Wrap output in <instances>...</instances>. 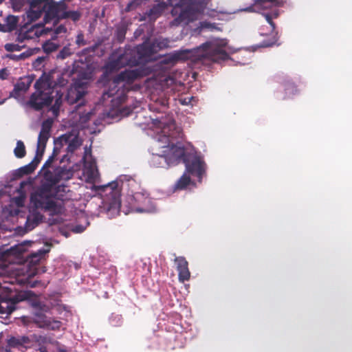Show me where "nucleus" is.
Instances as JSON below:
<instances>
[{
	"label": "nucleus",
	"mask_w": 352,
	"mask_h": 352,
	"mask_svg": "<svg viewBox=\"0 0 352 352\" xmlns=\"http://www.w3.org/2000/svg\"><path fill=\"white\" fill-rule=\"evenodd\" d=\"M169 124H170V127H173V128L175 127V122L173 120H170Z\"/></svg>",
	"instance_id": "603ef678"
},
{
	"label": "nucleus",
	"mask_w": 352,
	"mask_h": 352,
	"mask_svg": "<svg viewBox=\"0 0 352 352\" xmlns=\"http://www.w3.org/2000/svg\"><path fill=\"white\" fill-rule=\"evenodd\" d=\"M4 102V100H0V104H2Z\"/></svg>",
	"instance_id": "13d9d810"
},
{
	"label": "nucleus",
	"mask_w": 352,
	"mask_h": 352,
	"mask_svg": "<svg viewBox=\"0 0 352 352\" xmlns=\"http://www.w3.org/2000/svg\"><path fill=\"white\" fill-rule=\"evenodd\" d=\"M74 68H75V67H73V69H72V71L73 73H74V72H76V69H74Z\"/></svg>",
	"instance_id": "bf43d9fd"
},
{
	"label": "nucleus",
	"mask_w": 352,
	"mask_h": 352,
	"mask_svg": "<svg viewBox=\"0 0 352 352\" xmlns=\"http://www.w3.org/2000/svg\"><path fill=\"white\" fill-rule=\"evenodd\" d=\"M44 57H38L36 59V63L37 64H41L44 61Z\"/></svg>",
	"instance_id": "8fccbe9b"
},
{
	"label": "nucleus",
	"mask_w": 352,
	"mask_h": 352,
	"mask_svg": "<svg viewBox=\"0 0 352 352\" xmlns=\"http://www.w3.org/2000/svg\"><path fill=\"white\" fill-rule=\"evenodd\" d=\"M192 183V182L189 174L185 172L176 182L175 189L184 190Z\"/></svg>",
	"instance_id": "b1692460"
},
{
	"label": "nucleus",
	"mask_w": 352,
	"mask_h": 352,
	"mask_svg": "<svg viewBox=\"0 0 352 352\" xmlns=\"http://www.w3.org/2000/svg\"><path fill=\"white\" fill-rule=\"evenodd\" d=\"M153 67H136L135 69H126L115 76L110 82L107 90L103 92L104 99L113 98L112 102L122 104L126 99V94L131 89V85L136 80L148 75Z\"/></svg>",
	"instance_id": "f257e3e1"
},
{
	"label": "nucleus",
	"mask_w": 352,
	"mask_h": 352,
	"mask_svg": "<svg viewBox=\"0 0 352 352\" xmlns=\"http://www.w3.org/2000/svg\"><path fill=\"white\" fill-rule=\"evenodd\" d=\"M87 94V85L81 82H76L74 86L71 87L67 93L65 100L69 104H74L80 101L77 105L79 109L81 105L84 104L82 98Z\"/></svg>",
	"instance_id": "f8f14e48"
},
{
	"label": "nucleus",
	"mask_w": 352,
	"mask_h": 352,
	"mask_svg": "<svg viewBox=\"0 0 352 352\" xmlns=\"http://www.w3.org/2000/svg\"><path fill=\"white\" fill-rule=\"evenodd\" d=\"M52 120L51 119H47L42 122L41 131L45 134L50 135L51 129L52 126Z\"/></svg>",
	"instance_id": "c756f323"
},
{
	"label": "nucleus",
	"mask_w": 352,
	"mask_h": 352,
	"mask_svg": "<svg viewBox=\"0 0 352 352\" xmlns=\"http://www.w3.org/2000/svg\"><path fill=\"white\" fill-rule=\"evenodd\" d=\"M92 112L91 111L86 113H80L79 122L84 124H86L91 118Z\"/></svg>",
	"instance_id": "f704fd0d"
},
{
	"label": "nucleus",
	"mask_w": 352,
	"mask_h": 352,
	"mask_svg": "<svg viewBox=\"0 0 352 352\" xmlns=\"http://www.w3.org/2000/svg\"><path fill=\"white\" fill-rule=\"evenodd\" d=\"M43 49L47 52H51L56 50V46L54 43L47 42L44 44Z\"/></svg>",
	"instance_id": "4c0bfd02"
},
{
	"label": "nucleus",
	"mask_w": 352,
	"mask_h": 352,
	"mask_svg": "<svg viewBox=\"0 0 352 352\" xmlns=\"http://www.w3.org/2000/svg\"><path fill=\"white\" fill-rule=\"evenodd\" d=\"M60 104L61 101L59 99H56L55 103L52 107V111L55 116H57L59 112Z\"/></svg>",
	"instance_id": "58836bf2"
},
{
	"label": "nucleus",
	"mask_w": 352,
	"mask_h": 352,
	"mask_svg": "<svg viewBox=\"0 0 352 352\" xmlns=\"http://www.w3.org/2000/svg\"><path fill=\"white\" fill-rule=\"evenodd\" d=\"M297 92V89L295 86L289 85L287 88H285L286 94H295Z\"/></svg>",
	"instance_id": "a19ab883"
},
{
	"label": "nucleus",
	"mask_w": 352,
	"mask_h": 352,
	"mask_svg": "<svg viewBox=\"0 0 352 352\" xmlns=\"http://www.w3.org/2000/svg\"><path fill=\"white\" fill-rule=\"evenodd\" d=\"M47 252L48 250H39L37 252L31 254V262L39 261Z\"/></svg>",
	"instance_id": "2f4dec72"
},
{
	"label": "nucleus",
	"mask_w": 352,
	"mask_h": 352,
	"mask_svg": "<svg viewBox=\"0 0 352 352\" xmlns=\"http://www.w3.org/2000/svg\"><path fill=\"white\" fill-rule=\"evenodd\" d=\"M32 344V340L28 336H22L17 337H11L8 340V344L13 348H28Z\"/></svg>",
	"instance_id": "6ab92c4d"
},
{
	"label": "nucleus",
	"mask_w": 352,
	"mask_h": 352,
	"mask_svg": "<svg viewBox=\"0 0 352 352\" xmlns=\"http://www.w3.org/2000/svg\"><path fill=\"white\" fill-rule=\"evenodd\" d=\"M160 126H163L164 128H165L166 123L165 122H162L161 121H160Z\"/></svg>",
	"instance_id": "4d7b16f0"
},
{
	"label": "nucleus",
	"mask_w": 352,
	"mask_h": 352,
	"mask_svg": "<svg viewBox=\"0 0 352 352\" xmlns=\"http://www.w3.org/2000/svg\"><path fill=\"white\" fill-rule=\"evenodd\" d=\"M272 0H258L255 3V10L259 11L263 9H267L272 5Z\"/></svg>",
	"instance_id": "c85d7f7f"
},
{
	"label": "nucleus",
	"mask_w": 352,
	"mask_h": 352,
	"mask_svg": "<svg viewBox=\"0 0 352 352\" xmlns=\"http://www.w3.org/2000/svg\"><path fill=\"white\" fill-rule=\"evenodd\" d=\"M266 20L269 22V23L272 25V29H274V23L272 21L271 16L269 14L265 15Z\"/></svg>",
	"instance_id": "de8ad7c7"
},
{
	"label": "nucleus",
	"mask_w": 352,
	"mask_h": 352,
	"mask_svg": "<svg viewBox=\"0 0 352 352\" xmlns=\"http://www.w3.org/2000/svg\"><path fill=\"white\" fill-rule=\"evenodd\" d=\"M66 28L63 25H60L58 26L55 30H54V33L55 34H61V33H65L66 32Z\"/></svg>",
	"instance_id": "c03bdc74"
},
{
	"label": "nucleus",
	"mask_w": 352,
	"mask_h": 352,
	"mask_svg": "<svg viewBox=\"0 0 352 352\" xmlns=\"http://www.w3.org/2000/svg\"><path fill=\"white\" fill-rule=\"evenodd\" d=\"M25 56V54L23 53V54H21L19 56H16V55H7V57L9 58H12V59H17V58H22Z\"/></svg>",
	"instance_id": "49530a36"
},
{
	"label": "nucleus",
	"mask_w": 352,
	"mask_h": 352,
	"mask_svg": "<svg viewBox=\"0 0 352 352\" xmlns=\"http://www.w3.org/2000/svg\"><path fill=\"white\" fill-rule=\"evenodd\" d=\"M56 193L51 187L43 186L36 192L30 197V201L36 208L44 209L53 214H60L64 211L62 201H55Z\"/></svg>",
	"instance_id": "20e7f679"
},
{
	"label": "nucleus",
	"mask_w": 352,
	"mask_h": 352,
	"mask_svg": "<svg viewBox=\"0 0 352 352\" xmlns=\"http://www.w3.org/2000/svg\"><path fill=\"white\" fill-rule=\"evenodd\" d=\"M193 99V97H186L184 98L179 99V102L183 105H188L190 104L191 100Z\"/></svg>",
	"instance_id": "79ce46f5"
},
{
	"label": "nucleus",
	"mask_w": 352,
	"mask_h": 352,
	"mask_svg": "<svg viewBox=\"0 0 352 352\" xmlns=\"http://www.w3.org/2000/svg\"><path fill=\"white\" fill-rule=\"evenodd\" d=\"M53 9L54 23H56L60 19H71L72 21H76L80 17V13L78 11H67L66 5L63 2L58 3L54 2Z\"/></svg>",
	"instance_id": "4468645a"
},
{
	"label": "nucleus",
	"mask_w": 352,
	"mask_h": 352,
	"mask_svg": "<svg viewBox=\"0 0 352 352\" xmlns=\"http://www.w3.org/2000/svg\"><path fill=\"white\" fill-rule=\"evenodd\" d=\"M8 76V72L6 67L0 69V79L4 80L6 79Z\"/></svg>",
	"instance_id": "37998d69"
},
{
	"label": "nucleus",
	"mask_w": 352,
	"mask_h": 352,
	"mask_svg": "<svg viewBox=\"0 0 352 352\" xmlns=\"http://www.w3.org/2000/svg\"><path fill=\"white\" fill-rule=\"evenodd\" d=\"M107 187L111 189L110 193L113 194V199L111 203H109V210H116L118 211L121 206V203L119 197L118 196V184L116 182H112L111 184H109V185Z\"/></svg>",
	"instance_id": "412c9836"
},
{
	"label": "nucleus",
	"mask_w": 352,
	"mask_h": 352,
	"mask_svg": "<svg viewBox=\"0 0 352 352\" xmlns=\"http://www.w3.org/2000/svg\"><path fill=\"white\" fill-rule=\"evenodd\" d=\"M49 31V28L45 29L41 24H37L26 30H21L18 39L21 41L35 39L44 34H47Z\"/></svg>",
	"instance_id": "2eb2a0df"
},
{
	"label": "nucleus",
	"mask_w": 352,
	"mask_h": 352,
	"mask_svg": "<svg viewBox=\"0 0 352 352\" xmlns=\"http://www.w3.org/2000/svg\"><path fill=\"white\" fill-rule=\"evenodd\" d=\"M28 298V295L25 292H20L11 297L0 296V314L10 315L16 309V304Z\"/></svg>",
	"instance_id": "9b49d317"
},
{
	"label": "nucleus",
	"mask_w": 352,
	"mask_h": 352,
	"mask_svg": "<svg viewBox=\"0 0 352 352\" xmlns=\"http://www.w3.org/2000/svg\"><path fill=\"white\" fill-rule=\"evenodd\" d=\"M184 78H182V73H178L177 71L172 72L171 74H162L157 78L159 85L163 89L171 88L175 90L177 86H183V80Z\"/></svg>",
	"instance_id": "ddd939ff"
},
{
	"label": "nucleus",
	"mask_w": 352,
	"mask_h": 352,
	"mask_svg": "<svg viewBox=\"0 0 352 352\" xmlns=\"http://www.w3.org/2000/svg\"><path fill=\"white\" fill-rule=\"evenodd\" d=\"M50 137V135L40 132L38 137L37 144L46 146Z\"/></svg>",
	"instance_id": "72a5a7b5"
},
{
	"label": "nucleus",
	"mask_w": 352,
	"mask_h": 352,
	"mask_svg": "<svg viewBox=\"0 0 352 352\" xmlns=\"http://www.w3.org/2000/svg\"><path fill=\"white\" fill-rule=\"evenodd\" d=\"M85 228L82 226L77 225L74 227L73 231L76 233H81L85 230Z\"/></svg>",
	"instance_id": "a18cd8bd"
},
{
	"label": "nucleus",
	"mask_w": 352,
	"mask_h": 352,
	"mask_svg": "<svg viewBox=\"0 0 352 352\" xmlns=\"http://www.w3.org/2000/svg\"><path fill=\"white\" fill-rule=\"evenodd\" d=\"M201 28H212V25L208 23L204 22V23H201Z\"/></svg>",
	"instance_id": "09e8293b"
},
{
	"label": "nucleus",
	"mask_w": 352,
	"mask_h": 352,
	"mask_svg": "<svg viewBox=\"0 0 352 352\" xmlns=\"http://www.w3.org/2000/svg\"><path fill=\"white\" fill-rule=\"evenodd\" d=\"M45 147L46 146L45 145H39V144H37V146H36V155L34 157V160H36V162L39 164L42 157H43V155L44 154V152H45Z\"/></svg>",
	"instance_id": "7c9ffc66"
},
{
	"label": "nucleus",
	"mask_w": 352,
	"mask_h": 352,
	"mask_svg": "<svg viewBox=\"0 0 352 352\" xmlns=\"http://www.w3.org/2000/svg\"><path fill=\"white\" fill-rule=\"evenodd\" d=\"M18 21L19 19L16 16H8L6 19L5 23H0V31L6 32L14 30L16 28Z\"/></svg>",
	"instance_id": "5701e85b"
},
{
	"label": "nucleus",
	"mask_w": 352,
	"mask_h": 352,
	"mask_svg": "<svg viewBox=\"0 0 352 352\" xmlns=\"http://www.w3.org/2000/svg\"><path fill=\"white\" fill-rule=\"evenodd\" d=\"M186 4V0H183L181 5H177L173 8L171 14L174 19L170 23V26L187 24L197 19L199 12Z\"/></svg>",
	"instance_id": "0eeeda50"
},
{
	"label": "nucleus",
	"mask_w": 352,
	"mask_h": 352,
	"mask_svg": "<svg viewBox=\"0 0 352 352\" xmlns=\"http://www.w3.org/2000/svg\"><path fill=\"white\" fill-rule=\"evenodd\" d=\"M226 57L227 54L221 50H215L213 43H206L193 50H181L171 54L168 56V60L173 64L188 59L195 63L203 58H209L217 62L219 58L225 59Z\"/></svg>",
	"instance_id": "f03ea898"
},
{
	"label": "nucleus",
	"mask_w": 352,
	"mask_h": 352,
	"mask_svg": "<svg viewBox=\"0 0 352 352\" xmlns=\"http://www.w3.org/2000/svg\"><path fill=\"white\" fill-rule=\"evenodd\" d=\"M58 352H68V351L65 349L59 348V349H58Z\"/></svg>",
	"instance_id": "6e6d98bb"
},
{
	"label": "nucleus",
	"mask_w": 352,
	"mask_h": 352,
	"mask_svg": "<svg viewBox=\"0 0 352 352\" xmlns=\"http://www.w3.org/2000/svg\"><path fill=\"white\" fill-rule=\"evenodd\" d=\"M71 136V135L65 134L60 139L61 142L68 143L67 151L73 153L81 145V142L78 136H75L70 140Z\"/></svg>",
	"instance_id": "aec40b11"
},
{
	"label": "nucleus",
	"mask_w": 352,
	"mask_h": 352,
	"mask_svg": "<svg viewBox=\"0 0 352 352\" xmlns=\"http://www.w3.org/2000/svg\"><path fill=\"white\" fill-rule=\"evenodd\" d=\"M76 43L78 45V47L84 46L87 44V42L84 39V36L82 33L80 32L76 36Z\"/></svg>",
	"instance_id": "e433bc0d"
},
{
	"label": "nucleus",
	"mask_w": 352,
	"mask_h": 352,
	"mask_svg": "<svg viewBox=\"0 0 352 352\" xmlns=\"http://www.w3.org/2000/svg\"><path fill=\"white\" fill-rule=\"evenodd\" d=\"M128 195L131 197L130 204L137 212L148 211L151 200L146 190L141 188L140 185L133 179L128 180Z\"/></svg>",
	"instance_id": "423d86ee"
},
{
	"label": "nucleus",
	"mask_w": 352,
	"mask_h": 352,
	"mask_svg": "<svg viewBox=\"0 0 352 352\" xmlns=\"http://www.w3.org/2000/svg\"><path fill=\"white\" fill-rule=\"evenodd\" d=\"M5 48L8 52L19 50L20 47L15 44H6Z\"/></svg>",
	"instance_id": "ea45409f"
},
{
	"label": "nucleus",
	"mask_w": 352,
	"mask_h": 352,
	"mask_svg": "<svg viewBox=\"0 0 352 352\" xmlns=\"http://www.w3.org/2000/svg\"><path fill=\"white\" fill-rule=\"evenodd\" d=\"M33 78L30 76H23L19 79L14 85L13 91L10 93V96L18 98L23 92H25L30 87Z\"/></svg>",
	"instance_id": "a211bd4d"
},
{
	"label": "nucleus",
	"mask_w": 352,
	"mask_h": 352,
	"mask_svg": "<svg viewBox=\"0 0 352 352\" xmlns=\"http://www.w3.org/2000/svg\"><path fill=\"white\" fill-rule=\"evenodd\" d=\"M135 4H138V0H135L133 2H131L130 4H129L128 6V10H130V8L132 7L133 5Z\"/></svg>",
	"instance_id": "3c124183"
},
{
	"label": "nucleus",
	"mask_w": 352,
	"mask_h": 352,
	"mask_svg": "<svg viewBox=\"0 0 352 352\" xmlns=\"http://www.w3.org/2000/svg\"><path fill=\"white\" fill-rule=\"evenodd\" d=\"M184 163L186 166V172L197 177L199 182H201L206 170V164L202 157L194 154H188L184 159Z\"/></svg>",
	"instance_id": "9d476101"
},
{
	"label": "nucleus",
	"mask_w": 352,
	"mask_h": 352,
	"mask_svg": "<svg viewBox=\"0 0 352 352\" xmlns=\"http://www.w3.org/2000/svg\"><path fill=\"white\" fill-rule=\"evenodd\" d=\"M169 41L167 38H160L154 40L151 43L145 42L138 47L140 63L150 60V56L158 51L167 48Z\"/></svg>",
	"instance_id": "1a4fd4ad"
},
{
	"label": "nucleus",
	"mask_w": 352,
	"mask_h": 352,
	"mask_svg": "<svg viewBox=\"0 0 352 352\" xmlns=\"http://www.w3.org/2000/svg\"><path fill=\"white\" fill-rule=\"evenodd\" d=\"M43 215L38 212H33L28 215L26 223L25 228L28 230H32L36 227L43 220Z\"/></svg>",
	"instance_id": "4be33fe9"
},
{
	"label": "nucleus",
	"mask_w": 352,
	"mask_h": 352,
	"mask_svg": "<svg viewBox=\"0 0 352 352\" xmlns=\"http://www.w3.org/2000/svg\"><path fill=\"white\" fill-rule=\"evenodd\" d=\"M38 165V164L36 162V160H32V161L30 163L20 168L19 169V171L21 173L22 175H29L32 173L35 170Z\"/></svg>",
	"instance_id": "bb28decb"
},
{
	"label": "nucleus",
	"mask_w": 352,
	"mask_h": 352,
	"mask_svg": "<svg viewBox=\"0 0 352 352\" xmlns=\"http://www.w3.org/2000/svg\"><path fill=\"white\" fill-rule=\"evenodd\" d=\"M166 155L169 160V164L171 166L177 164L182 160L184 162V159L187 157L184 146L173 144L168 148Z\"/></svg>",
	"instance_id": "dca6fc26"
},
{
	"label": "nucleus",
	"mask_w": 352,
	"mask_h": 352,
	"mask_svg": "<svg viewBox=\"0 0 352 352\" xmlns=\"http://www.w3.org/2000/svg\"><path fill=\"white\" fill-rule=\"evenodd\" d=\"M3 1V0H0V3H1Z\"/></svg>",
	"instance_id": "680f3d73"
},
{
	"label": "nucleus",
	"mask_w": 352,
	"mask_h": 352,
	"mask_svg": "<svg viewBox=\"0 0 352 352\" xmlns=\"http://www.w3.org/2000/svg\"><path fill=\"white\" fill-rule=\"evenodd\" d=\"M57 153H58V151H57L56 148H54L52 155L49 157V158L47 160V161L43 164V168H42L43 170H45V169H47L49 167H50V166H51L52 163L54 162V158L56 156Z\"/></svg>",
	"instance_id": "473e14b6"
},
{
	"label": "nucleus",
	"mask_w": 352,
	"mask_h": 352,
	"mask_svg": "<svg viewBox=\"0 0 352 352\" xmlns=\"http://www.w3.org/2000/svg\"><path fill=\"white\" fill-rule=\"evenodd\" d=\"M273 43H263L261 46V47H270L272 45Z\"/></svg>",
	"instance_id": "864d4df0"
},
{
	"label": "nucleus",
	"mask_w": 352,
	"mask_h": 352,
	"mask_svg": "<svg viewBox=\"0 0 352 352\" xmlns=\"http://www.w3.org/2000/svg\"><path fill=\"white\" fill-rule=\"evenodd\" d=\"M175 263L178 272L179 281L184 283L190 279V272L188 269V263L184 256H177L175 258Z\"/></svg>",
	"instance_id": "f3484780"
},
{
	"label": "nucleus",
	"mask_w": 352,
	"mask_h": 352,
	"mask_svg": "<svg viewBox=\"0 0 352 352\" xmlns=\"http://www.w3.org/2000/svg\"><path fill=\"white\" fill-rule=\"evenodd\" d=\"M131 110L130 109H127L126 112L123 110L122 113L125 115H129L131 113Z\"/></svg>",
	"instance_id": "5fc2aeb1"
},
{
	"label": "nucleus",
	"mask_w": 352,
	"mask_h": 352,
	"mask_svg": "<svg viewBox=\"0 0 352 352\" xmlns=\"http://www.w3.org/2000/svg\"><path fill=\"white\" fill-rule=\"evenodd\" d=\"M107 69H108L109 67H106ZM111 69H113V67H110ZM118 69H120V67H117Z\"/></svg>",
	"instance_id": "052dcab7"
},
{
	"label": "nucleus",
	"mask_w": 352,
	"mask_h": 352,
	"mask_svg": "<svg viewBox=\"0 0 352 352\" xmlns=\"http://www.w3.org/2000/svg\"><path fill=\"white\" fill-rule=\"evenodd\" d=\"M44 177L52 184H56L60 181V179L63 177V176L62 175V170H58V174L54 175L53 173H52L50 170H44Z\"/></svg>",
	"instance_id": "a878e982"
},
{
	"label": "nucleus",
	"mask_w": 352,
	"mask_h": 352,
	"mask_svg": "<svg viewBox=\"0 0 352 352\" xmlns=\"http://www.w3.org/2000/svg\"><path fill=\"white\" fill-rule=\"evenodd\" d=\"M54 2L53 0H35L28 12V17L32 21H35L44 12L45 23L50 22V20H53Z\"/></svg>",
	"instance_id": "6e6552de"
},
{
	"label": "nucleus",
	"mask_w": 352,
	"mask_h": 352,
	"mask_svg": "<svg viewBox=\"0 0 352 352\" xmlns=\"http://www.w3.org/2000/svg\"><path fill=\"white\" fill-rule=\"evenodd\" d=\"M52 70L49 74L43 72L34 84L36 91L32 94L28 104L36 111L41 110L51 104L53 100Z\"/></svg>",
	"instance_id": "7ed1b4c3"
},
{
	"label": "nucleus",
	"mask_w": 352,
	"mask_h": 352,
	"mask_svg": "<svg viewBox=\"0 0 352 352\" xmlns=\"http://www.w3.org/2000/svg\"><path fill=\"white\" fill-rule=\"evenodd\" d=\"M152 161L160 167L168 168L171 166V164H169V160L166 153L164 155H153Z\"/></svg>",
	"instance_id": "393cba45"
},
{
	"label": "nucleus",
	"mask_w": 352,
	"mask_h": 352,
	"mask_svg": "<svg viewBox=\"0 0 352 352\" xmlns=\"http://www.w3.org/2000/svg\"><path fill=\"white\" fill-rule=\"evenodd\" d=\"M33 307L36 309L34 313V317L30 318L27 316L22 317V321L25 325L29 323H34L38 328L45 329L47 330L58 331L61 326L62 322L59 320L47 317L44 312H47L50 308L45 304L41 302H35L33 303Z\"/></svg>",
	"instance_id": "39448f33"
},
{
	"label": "nucleus",
	"mask_w": 352,
	"mask_h": 352,
	"mask_svg": "<svg viewBox=\"0 0 352 352\" xmlns=\"http://www.w3.org/2000/svg\"><path fill=\"white\" fill-rule=\"evenodd\" d=\"M14 153L17 158H23L25 156V146L21 140H18L16 142V146L14 149Z\"/></svg>",
	"instance_id": "cd10ccee"
},
{
	"label": "nucleus",
	"mask_w": 352,
	"mask_h": 352,
	"mask_svg": "<svg viewBox=\"0 0 352 352\" xmlns=\"http://www.w3.org/2000/svg\"><path fill=\"white\" fill-rule=\"evenodd\" d=\"M72 54L71 50L68 47H65L58 54V58L64 59Z\"/></svg>",
	"instance_id": "c9c22d12"
}]
</instances>
